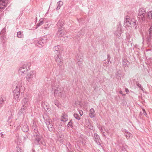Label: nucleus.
Returning <instances> with one entry per match:
<instances>
[{
  "instance_id": "nucleus-1",
  "label": "nucleus",
  "mask_w": 152,
  "mask_h": 152,
  "mask_svg": "<svg viewBox=\"0 0 152 152\" xmlns=\"http://www.w3.org/2000/svg\"><path fill=\"white\" fill-rule=\"evenodd\" d=\"M137 21L134 19L131 20L130 17L128 16H126L124 19V26L127 30H130L131 28L132 24H133V26H135V29L137 27L136 26Z\"/></svg>"
},
{
  "instance_id": "nucleus-2",
  "label": "nucleus",
  "mask_w": 152,
  "mask_h": 152,
  "mask_svg": "<svg viewBox=\"0 0 152 152\" xmlns=\"http://www.w3.org/2000/svg\"><path fill=\"white\" fill-rule=\"evenodd\" d=\"M23 88L21 86V83L18 85L16 88L13 91V92L15 98L17 100H18L20 97V93H23Z\"/></svg>"
},
{
  "instance_id": "nucleus-3",
  "label": "nucleus",
  "mask_w": 152,
  "mask_h": 152,
  "mask_svg": "<svg viewBox=\"0 0 152 152\" xmlns=\"http://www.w3.org/2000/svg\"><path fill=\"white\" fill-rule=\"evenodd\" d=\"M29 101V99L27 97L24 98L22 101V107L20 110L19 113H23L27 109Z\"/></svg>"
},
{
  "instance_id": "nucleus-4",
  "label": "nucleus",
  "mask_w": 152,
  "mask_h": 152,
  "mask_svg": "<svg viewBox=\"0 0 152 152\" xmlns=\"http://www.w3.org/2000/svg\"><path fill=\"white\" fill-rule=\"evenodd\" d=\"M54 94L55 97L58 99L61 98L64 95L63 91L59 87H56L54 89Z\"/></svg>"
},
{
  "instance_id": "nucleus-5",
  "label": "nucleus",
  "mask_w": 152,
  "mask_h": 152,
  "mask_svg": "<svg viewBox=\"0 0 152 152\" xmlns=\"http://www.w3.org/2000/svg\"><path fill=\"white\" fill-rule=\"evenodd\" d=\"M36 72L35 71L32 70L28 73L26 76V80L29 83L31 82L33 79L36 77Z\"/></svg>"
},
{
  "instance_id": "nucleus-6",
  "label": "nucleus",
  "mask_w": 152,
  "mask_h": 152,
  "mask_svg": "<svg viewBox=\"0 0 152 152\" xmlns=\"http://www.w3.org/2000/svg\"><path fill=\"white\" fill-rule=\"evenodd\" d=\"M122 27L120 26H119L116 30L115 31L114 34L116 37V39H118L121 40L122 39L121 35L122 31Z\"/></svg>"
},
{
  "instance_id": "nucleus-7",
  "label": "nucleus",
  "mask_w": 152,
  "mask_h": 152,
  "mask_svg": "<svg viewBox=\"0 0 152 152\" xmlns=\"http://www.w3.org/2000/svg\"><path fill=\"white\" fill-rule=\"evenodd\" d=\"M28 70L26 65L24 64L19 68L18 72L20 75H24L27 73Z\"/></svg>"
},
{
  "instance_id": "nucleus-8",
  "label": "nucleus",
  "mask_w": 152,
  "mask_h": 152,
  "mask_svg": "<svg viewBox=\"0 0 152 152\" xmlns=\"http://www.w3.org/2000/svg\"><path fill=\"white\" fill-rule=\"evenodd\" d=\"M138 15L140 19H141L142 21L145 20V10L142 8L140 9Z\"/></svg>"
},
{
  "instance_id": "nucleus-9",
  "label": "nucleus",
  "mask_w": 152,
  "mask_h": 152,
  "mask_svg": "<svg viewBox=\"0 0 152 152\" xmlns=\"http://www.w3.org/2000/svg\"><path fill=\"white\" fill-rule=\"evenodd\" d=\"M47 127L49 131H52L54 129L53 122L50 119H48L46 121Z\"/></svg>"
},
{
  "instance_id": "nucleus-10",
  "label": "nucleus",
  "mask_w": 152,
  "mask_h": 152,
  "mask_svg": "<svg viewBox=\"0 0 152 152\" xmlns=\"http://www.w3.org/2000/svg\"><path fill=\"white\" fill-rule=\"evenodd\" d=\"M7 2V0H0V11H2L5 8Z\"/></svg>"
},
{
  "instance_id": "nucleus-11",
  "label": "nucleus",
  "mask_w": 152,
  "mask_h": 152,
  "mask_svg": "<svg viewBox=\"0 0 152 152\" xmlns=\"http://www.w3.org/2000/svg\"><path fill=\"white\" fill-rule=\"evenodd\" d=\"M58 31L57 32V35L58 37H63L65 34V31L64 27L58 28Z\"/></svg>"
},
{
  "instance_id": "nucleus-12",
  "label": "nucleus",
  "mask_w": 152,
  "mask_h": 152,
  "mask_svg": "<svg viewBox=\"0 0 152 152\" xmlns=\"http://www.w3.org/2000/svg\"><path fill=\"white\" fill-rule=\"evenodd\" d=\"M55 60L58 65H62L63 60L61 57L58 55L56 57Z\"/></svg>"
},
{
  "instance_id": "nucleus-13",
  "label": "nucleus",
  "mask_w": 152,
  "mask_h": 152,
  "mask_svg": "<svg viewBox=\"0 0 152 152\" xmlns=\"http://www.w3.org/2000/svg\"><path fill=\"white\" fill-rule=\"evenodd\" d=\"M94 140L98 145H100V140L99 137L96 133L94 134Z\"/></svg>"
},
{
  "instance_id": "nucleus-14",
  "label": "nucleus",
  "mask_w": 152,
  "mask_h": 152,
  "mask_svg": "<svg viewBox=\"0 0 152 152\" xmlns=\"http://www.w3.org/2000/svg\"><path fill=\"white\" fill-rule=\"evenodd\" d=\"M50 37L49 36H45L41 38L42 44L46 43L50 39Z\"/></svg>"
},
{
  "instance_id": "nucleus-15",
  "label": "nucleus",
  "mask_w": 152,
  "mask_h": 152,
  "mask_svg": "<svg viewBox=\"0 0 152 152\" xmlns=\"http://www.w3.org/2000/svg\"><path fill=\"white\" fill-rule=\"evenodd\" d=\"M85 126L88 129L91 130H93L94 129V127L91 124V123L89 121H86Z\"/></svg>"
},
{
  "instance_id": "nucleus-16",
  "label": "nucleus",
  "mask_w": 152,
  "mask_h": 152,
  "mask_svg": "<svg viewBox=\"0 0 152 152\" xmlns=\"http://www.w3.org/2000/svg\"><path fill=\"white\" fill-rule=\"evenodd\" d=\"M64 23V21L63 20L61 19L59 20L57 24L58 28H61L62 27H64L63 26Z\"/></svg>"
},
{
  "instance_id": "nucleus-17",
  "label": "nucleus",
  "mask_w": 152,
  "mask_h": 152,
  "mask_svg": "<svg viewBox=\"0 0 152 152\" xmlns=\"http://www.w3.org/2000/svg\"><path fill=\"white\" fill-rule=\"evenodd\" d=\"M95 113L93 108L91 109L89 111V115L91 118H93L95 117Z\"/></svg>"
},
{
  "instance_id": "nucleus-18",
  "label": "nucleus",
  "mask_w": 152,
  "mask_h": 152,
  "mask_svg": "<svg viewBox=\"0 0 152 152\" xmlns=\"http://www.w3.org/2000/svg\"><path fill=\"white\" fill-rule=\"evenodd\" d=\"M42 107L46 111H47L50 108V107L45 102L42 103Z\"/></svg>"
},
{
  "instance_id": "nucleus-19",
  "label": "nucleus",
  "mask_w": 152,
  "mask_h": 152,
  "mask_svg": "<svg viewBox=\"0 0 152 152\" xmlns=\"http://www.w3.org/2000/svg\"><path fill=\"white\" fill-rule=\"evenodd\" d=\"M42 138V137L41 136L37 134L36 135L35 140L39 144H40V143H42L40 141V140H41Z\"/></svg>"
},
{
  "instance_id": "nucleus-20",
  "label": "nucleus",
  "mask_w": 152,
  "mask_h": 152,
  "mask_svg": "<svg viewBox=\"0 0 152 152\" xmlns=\"http://www.w3.org/2000/svg\"><path fill=\"white\" fill-rule=\"evenodd\" d=\"M130 64L129 62L126 59H124L123 61V66L125 67H128Z\"/></svg>"
},
{
  "instance_id": "nucleus-21",
  "label": "nucleus",
  "mask_w": 152,
  "mask_h": 152,
  "mask_svg": "<svg viewBox=\"0 0 152 152\" xmlns=\"http://www.w3.org/2000/svg\"><path fill=\"white\" fill-rule=\"evenodd\" d=\"M124 134L127 139L132 137V134L126 131H125Z\"/></svg>"
},
{
  "instance_id": "nucleus-22",
  "label": "nucleus",
  "mask_w": 152,
  "mask_h": 152,
  "mask_svg": "<svg viewBox=\"0 0 152 152\" xmlns=\"http://www.w3.org/2000/svg\"><path fill=\"white\" fill-rule=\"evenodd\" d=\"M22 130L23 132H27L28 131L29 128L26 124H25L23 125L22 128Z\"/></svg>"
},
{
  "instance_id": "nucleus-23",
  "label": "nucleus",
  "mask_w": 152,
  "mask_h": 152,
  "mask_svg": "<svg viewBox=\"0 0 152 152\" xmlns=\"http://www.w3.org/2000/svg\"><path fill=\"white\" fill-rule=\"evenodd\" d=\"M53 49L55 51H57V53H59L61 50V47L59 45L55 46L54 47Z\"/></svg>"
},
{
  "instance_id": "nucleus-24",
  "label": "nucleus",
  "mask_w": 152,
  "mask_h": 152,
  "mask_svg": "<svg viewBox=\"0 0 152 152\" xmlns=\"http://www.w3.org/2000/svg\"><path fill=\"white\" fill-rule=\"evenodd\" d=\"M54 104L58 108H60L61 107V104L60 103L59 101L57 100H55L54 102Z\"/></svg>"
},
{
  "instance_id": "nucleus-25",
  "label": "nucleus",
  "mask_w": 152,
  "mask_h": 152,
  "mask_svg": "<svg viewBox=\"0 0 152 152\" xmlns=\"http://www.w3.org/2000/svg\"><path fill=\"white\" fill-rule=\"evenodd\" d=\"M63 2L61 1H59L57 3V6L56 8L57 10H58L60 9L61 7L63 5Z\"/></svg>"
},
{
  "instance_id": "nucleus-26",
  "label": "nucleus",
  "mask_w": 152,
  "mask_h": 152,
  "mask_svg": "<svg viewBox=\"0 0 152 152\" xmlns=\"http://www.w3.org/2000/svg\"><path fill=\"white\" fill-rule=\"evenodd\" d=\"M67 120L68 117L67 115L65 114L63 115L61 119V121L63 122H65L67 121Z\"/></svg>"
},
{
  "instance_id": "nucleus-27",
  "label": "nucleus",
  "mask_w": 152,
  "mask_h": 152,
  "mask_svg": "<svg viewBox=\"0 0 152 152\" xmlns=\"http://www.w3.org/2000/svg\"><path fill=\"white\" fill-rule=\"evenodd\" d=\"M17 37L19 38H22L23 37V32L19 31L17 32Z\"/></svg>"
},
{
  "instance_id": "nucleus-28",
  "label": "nucleus",
  "mask_w": 152,
  "mask_h": 152,
  "mask_svg": "<svg viewBox=\"0 0 152 152\" xmlns=\"http://www.w3.org/2000/svg\"><path fill=\"white\" fill-rule=\"evenodd\" d=\"M37 45L39 47H41L44 45V44H42L41 39L38 42Z\"/></svg>"
},
{
  "instance_id": "nucleus-29",
  "label": "nucleus",
  "mask_w": 152,
  "mask_h": 152,
  "mask_svg": "<svg viewBox=\"0 0 152 152\" xmlns=\"http://www.w3.org/2000/svg\"><path fill=\"white\" fill-rule=\"evenodd\" d=\"M43 23V19H41L39 21V23L37 24V28L38 27L41 26L42 25Z\"/></svg>"
},
{
  "instance_id": "nucleus-30",
  "label": "nucleus",
  "mask_w": 152,
  "mask_h": 152,
  "mask_svg": "<svg viewBox=\"0 0 152 152\" xmlns=\"http://www.w3.org/2000/svg\"><path fill=\"white\" fill-rule=\"evenodd\" d=\"M148 18L149 19H152V10L149 11L148 13Z\"/></svg>"
},
{
  "instance_id": "nucleus-31",
  "label": "nucleus",
  "mask_w": 152,
  "mask_h": 152,
  "mask_svg": "<svg viewBox=\"0 0 152 152\" xmlns=\"http://www.w3.org/2000/svg\"><path fill=\"white\" fill-rule=\"evenodd\" d=\"M5 101V99L1 98L0 99V108H1L3 106L4 101Z\"/></svg>"
},
{
  "instance_id": "nucleus-32",
  "label": "nucleus",
  "mask_w": 152,
  "mask_h": 152,
  "mask_svg": "<svg viewBox=\"0 0 152 152\" xmlns=\"http://www.w3.org/2000/svg\"><path fill=\"white\" fill-rule=\"evenodd\" d=\"M74 117L77 120H79L80 119V116H79L78 114L75 113L74 114Z\"/></svg>"
},
{
  "instance_id": "nucleus-33",
  "label": "nucleus",
  "mask_w": 152,
  "mask_h": 152,
  "mask_svg": "<svg viewBox=\"0 0 152 152\" xmlns=\"http://www.w3.org/2000/svg\"><path fill=\"white\" fill-rule=\"evenodd\" d=\"M98 127L101 132H102L103 133L104 132L103 131V129H104V126L100 127V125H98Z\"/></svg>"
},
{
  "instance_id": "nucleus-34",
  "label": "nucleus",
  "mask_w": 152,
  "mask_h": 152,
  "mask_svg": "<svg viewBox=\"0 0 152 152\" xmlns=\"http://www.w3.org/2000/svg\"><path fill=\"white\" fill-rule=\"evenodd\" d=\"M126 39L129 42H131V40H132V39L131 38V36L129 34L126 36Z\"/></svg>"
},
{
  "instance_id": "nucleus-35",
  "label": "nucleus",
  "mask_w": 152,
  "mask_h": 152,
  "mask_svg": "<svg viewBox=\"0 0 152 152\" xmlns=\"http://www.w3.org/2000/svg\"><path fill=\"white\" fill-rule=\"evenodd\" d=\"M16 152H23L22 150L18 146L16 147Z\"/></svg>"
},
{
  "instance_id": "nucleus-36",
  "label": "nucleus",
  "mask_w": 152,
  "mask_h": 152,
  "mask_svg": "<svg viewBox=\"0 0 152 152\" xmlns=\"http://www.w3.org/2000/svg\"><path fill=\"white\" fill-rule=\"evenodd\" d=\"M13 120L8 119L7 122L8 123V125L11 126L13 123Z\"/></svg>"
},
{
  "instance_id": "nucleus-37",
  "label": "nucleus",
  "mask_w": 152,
  "mask_h": 152,
  "mask_svg": "<svg viewBox=\"0 0 152 152\" xmlns=\"http://www.w3.org/2000/svg\"><path fill=\"white\" fill-rule=\"evenodd\" d=\"M31 126L33 129L34 128V127L36 128V127L37 126V124L36 123L35 121H33V125H32Z\"/></svg>"
},
{
  "instance_id": "nucleus-38",
  "label": "nucleus",
  "mask_w": 152,
  "mask_h": 152,
  "mask_svg": "<svg viewBox=\"0 0 152 152\" xmlns=\"http://www.w3.org/2000/svg\"><path fill=\"white\" fill-rule=\"evenodd\" d=\"M20 139L18 137L15 140V142L17 143L18 145L19 143H20Z\"/></svg>"
},
{
  "instance_id": "nucleus-39",
  "label": "nucleus",
  "mask_w": 152,
  "mask_h": 152,
  "mask_svg": "<svg viewBox=\"0 0 152 152\" xmlns=\"http://www.w3.org/2000/svg\"><path fill=\"white\" fill-rule=\"evenodd\" d=\"M120 152H128L126 149L124 147H122L121 148V150Z\"/></svg>"
},
{
  "instance_id": "nucleus-40",
  "label": "nucleus",
  "mask_w": 152,
  "mask_h": 152,
  "mask_svg": "<svg viewBox=\"0 0 152 152\" xmlns=\"http://www.w3.org/2000/svg\"><path fill=\"white\" fill-rule=\"evenodd\" d=\"M137 86L139 87L140 89L142 90H143V88L142 87L141 85L140 84L138 83L137 84Z\"/></svg>"
},
{
  "instance_id": "nucleus-41",
  "label": "nucleus",
  "mask_w": 152,
  "mask_h": 152,
  "mask_svg": "<svg viewBox=\"0 0 152 152\" xmlns=\"http://www.w3.org/2000/svg\"><path fill=\"white\" fill-rule=\"evenodd\" d=\"M33 129H34V132L37 134H38L37 133H38V131L37 130V129L36 127H34V128H33Z\"/></svg>"
},
{
  "instance_id": "nucleus-42",
  "label": "nucleus",
  "mask_w": 152,
  "mask_h": 152,
  "mask_svg": "<svg viewBox=\"0 0 152 152\" xmlns=\"http://www.w3.org/2000/svg\"><path fill=\"white\" fill-rule=\"evenodd\" d=\"M79 113L80 114V116H81L83 114V112L81 110H79Z\"/></svg>"
},
{
  "instance_id": "nucleus-43",
  "label": "nucleus",
  "mask_w": 152,
  "mask_h": 152,
  "mask_svg": "<svg viewBox=\"0 0 152 152\" xmlns=\"http://www.w3.org/2000/svg\"><path fill=\"white\" fill-rule=\"evenodd\" d=\"M58 140H59V141L61 143H63V142H64V140H63V138L59 139V138H58Z\"/></svg>"
},
{
  "instance_id": "nucleus-44",
  "label": "nucleus",
  "mask_w": 152,
  "mask_h": 152,
  "mask_svg": "<svg viewBox=\"0 0 152 152\" xmlns=\"http://www.w3.org/2000/svg\"><path fill=\"white\" fill-rule=\"evenodd\" d=\"M48 24L47 23H46L45 24V25H44V28L45 29H47L49 28V26H46L47 25H48Z\"/></svg>"
},
{
  "instance_id": "nucleus-45",
  "label": "nucleus",
  "mask_w": 152,
  "mask_h": 152,
  "mask_svg": "<svg viewBox=\"0 0 152 152\" xmlns=\"http://www.w3.org/2000/svg\"><path fill=\"white\" fill-rule=\"evenodd\" d=\"M13 115L11 114V115L9 117L8 119L13 120Z\"/></svg>"
},
{
  "instance_id": "nucleus-46",
  "label": "nucleus",
  "mask_w": 152,
  "mask_h": 152,
  "mask_svg": "<svg viewBox=\"0 0 152 152\" xmlns=\"http://www.w3.org/2000/svg\"><path fill=\"white\" fill-rule=\"evenodd\" d=\"M151 37L150 36L149 37H147V40L148 41V42H150L151 40Z\"/></svg>"
},
{
  "instance_id": "nucleus-47",
  "label": "nucleus",
  "mask_w": 152,
  "mask_h": 152,
  "mask_svg": "<svg viewBox=\"0 0 152 152\" xmlns=\"http://www.w3.org/2000/svg\"><path fill=\"white\" fill-rule=\"evenodd\" d=\"M143 112H144V114L146 116H147V114L144 109H142Z\"/></svg>"
},
{
  "instance_id": "nucleus-48",
  "label": "nucleus",
  "mask_w": 152,
  "mask_h": 152,
  "mask_svg": "<svg viewBox=\"0 0 152 152\" xmlns=\"http://www.w3.org/2000/svg\"><path fill=\"white\" fill-rule=\"evenodd\" d=\"M72 122L71 121H70L69 122L68 124V126H72Z\"/></svg>"
},
{
  "instance_id": "nucleus-49",
  "label": "nucleus",
  "mask_w": 152,
  "mask_h": 152,
  "mask_svg": "<svg viewBox=\"0 0 152 152\" xmlns=\"http://www.w3.org/2000/svg\"><path fill=\"white\" fill-rule=\"evenodd\" d=\"M119 93L121 94H122L123 96H124L125 95V94H123V92H122V91H119Z\"/></svg>"
},
{
  "instance_id": "nucleus-50",
  "label": "nucleus",
  "mask_w": 152,
  "mask_h": 152,
  "mask_svg": "<svg viewBox=\"0 0 152 152\" xmlns=\"http://www.w3.org/2000/svg\"><path fill=\"white\" fill-rule=\"evenodd\" d=\"M64 138V137L63 136H62V135H61V136H59V137H58V138H59V139H62V138Z\"/></svg>"
},
{
  "instance_id": "nucleus-51",
  "label": "nucleus",
  "mask_w": 152,
  "mask_h": 152,
  "mask_svg": "<svg viewBox=\"0 0 152 152\" xmlns=\"http://www.w3.org/2000/svg\"><path fill=\"white\" fill-rule=\"evenodd\" d=\"M125 91L127 92V93H128L129 92V90L128 89V88H125Z\"/></svg>"
},
{
  "instance_id": "nucleus-52",
  "label": "nucleus",
  "mask_w": 152,
  "mask_h": 152,
  "mask_svg": "<svg viewBox=\"0 0 152 152\" xmlns=\"http://www.w3.org/2000/svg\"><path fill=\"white\" fill-rule=\"evenodd\" d=\"M149 30L150 32H151V31H152V26L150 27Z\"/></svg>"
},
{
  "instance_id": "nucleus-53",
  "label": "nucleus",
  "mask_w": 152,
  "mask_h": 152,
  "mask_svg": "<svg viewBox=\"0 0 152 152\" xmlns=\"http://www.w3.org/2000/svg\"><path fill=\"white\" fill-rule=\"evenodd\" d=\"M1 137L3 138L4 137H3L4 134H2V133H1Z\"/></svg>"
},
{
  "instance_id": "nucleus-54",
  "label": "nucleus",
  "mask_w": 152,
  "mask_h": 152,
  "mask_svg": "<svg viewBox=\"0 0 152 152\" xmlns=\"http://www.w3.org/2000/svg\"><path fill=\"white\" fill-rule=\"evenodd\" d=\"M105 131L108 133V134L109 132V131L108 130H107V131Z\"/></svg>"
},
{
  "instance_id": "nucleus-55",
  "label": "nucleus",
  "mask_w": 152,
  "mask_h": 152,
  "mask_svg": "<svg viewBox=\"0 0 152 152\" xmlns=\"http://www.w3.org/2000/svg\"><path fill=\"white\" fill-rule=\"evenodd\" d=\"M4 30H5L3 29L2 31H1V32H3V31H4Z\"/></svg>"
},
{
  "instance_id": "nucleus-56",
  "label": "nucleus",
  "mask_w": 152,
  "mask_h": 152,
  "mask_svg": "<svg viewBox=\"0 0 152 152\" xmlns=\"http://www.w3.org/2000/svg\"><path fill=\"white\" fill-rule=\"evenodd\" d=\"M109 61H110V59H108L107 60V61H108V62H109Z\"/></svg>"
},
{
  "instance_id": "nucleus-57",
  "label": "nucleus",
  "mask_w": 152,
  "mask_h": 152,
  "mask_svg": "<svg viewBox=\"0 0 152 152\" xmlns=\"http://www.w3.org/2000/svg\"><path fill=\"white\" fill-rule=\"evenodd\" d=\"M32 152H34V151H33Z\"/></svg>"
}]
</instances>
